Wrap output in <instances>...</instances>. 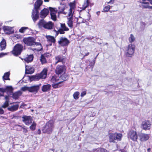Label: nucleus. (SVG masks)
<instances>
[{
  "label": "nucleus",
  "instance_id": "f257e3e1",
  "mask_svg": "<svg viewBox=\"0 0 152 152\" xmlns=\"http://www.w3.org/2000/svg\"><path fill=\"white\" fill-rule=\"evenodd\" d=\"M42 3V1L37 0L35 3L34 9L33 10L32 18L34 22H35L39 18L38 9Z\"/></svg>",
  "mask_w": 152,
  "mask_h": 152
},
{
  "label": "nucleus",
  "instance_id": "f03ea898",
  "mask_svg": "<svg viewBox=\"0 0 152 152\" xmlns=\"http://www.w3.org/2000/svg\"><path fill=\"white\" fill-rule=\"evenodd\" d=\"M38 26L40 28L42 27L45 29L51 30L53 28L54 24L51 21L46 22L44 20H41L38 23Z\"/></svg>",
  "mask_w": 152,
  "mask_h": 152
},
{
  "label": "nucleus",
  "instance_id": "7ed1b4c3",
  "mask_svg": "<svg viewBox=\"0 0 152 152\" xmlns=\"http://www.w3.org/2000/svg\"><path fill=\"white\" fill-rule=\"evenodd\" d=\"M54 122L53 120H50L47 123L44 129H43V132L48 134L52 133L54 128Z\"/></svg>",
  "mask_w": 152,
  "mask_h": 152
},
{
  "label": "nucleus",
  "instance_id": "20e7f679",
  "mask_svg": "<svg viewBox=\"0 0 152 152\" xmlns=\"http://www.w3.org/2000/svg\"><path fill=\"white\" fill-rule=\"evenodd\" d=\"M135 49L134 45L131 43L129 44L126 47L125 54L128 57H131L134 54Z\"/></svg>",
  "mask_w": 152,
  "mask_h": 152
},
{
  "label": "nucleus",
  "instance_id": "39448f33",
  "mask_svg": "<svg viewBox=\"0 0 152 152\" xmlns=\"http://www.w3.org/2000/svg\"><path fill=\"white\" fill-rule=\"evenodd\" d=\"M23 47L20 44L16 45L12 51V52L15 56H18L20 55L23 50Z\"/></svg>",
  "mask_w": 152,
  "mask_h": 152
},
{
  "label": "nucleus",
  "instance_id": "423d86ee",
  "mask_svg": "<svg viewBox=\"0 0 152 152\" xmlns=\"http://www.w3.org/2000/svg\"><path fill=\"white\" fill-rule=\"evenodd\" d=\"M35 41V39L33 37H28L23 39V42L28 46L34 45L36 43Z\"/></svg>",
  "mask_w": 152,
  "mask_h": 152
},
{
  "label": "nucleus",
  "instance_id": "0eeeda50",
  "mask_svg": "<svg viewBox=\"0 0 152 152\" xmlns=\"http://www.w3.org/2000/svg\"><path fill=\"white\" fill-rule=\"evenodd\" d=\"M152 123L149 120L143 121L141 125V128L145 130H149L151 128Z\"/></svg>",
  "mask_w": 152,
  "mask_h": 152
},
{
  "label": "nucleus",
  "instance_id": "6e6552de",
  "mask_svg": "<svg viewBox=\"0 0 152 152\" xmlns=\"http://www.w3.org/2000/svg\"><path fill=\"white\" fill-rule=\"evenodd\" d=\"M13 90L12 86H6L5 88H0V92L1 93L0 94V96H3L4 92H6L7 93L11 94L12 93Z\"/></svg>",
  "mask_w": 152,
  "mask_h": 152
},
{
  "label": "nucleus",
  "instance_id": "1a4fd4ad",
  "mask_svg": "<svg viewBox=\"0 0 152 152\" xmlns=\"http://www.w3.org/2000/svg\"><path fill=\"white\" fill-rule=\"evenodd\" d=\"M128 137L133 141H136L137 138L136 132L132 130H130L128 133Z\"/></svg>",
  "mask_w": 152,
  "mask_h": 152
},
{
  "label": "nucleus",
  "instance_id": "9d476101",
  "mask_svg": "<svg viewBox=\"0 0 152 152\" xmlns=\"http://www.w3.org/2000/svg\"><path fill=\"white\" fill-rule=\"evenodd\" d=\"M39 86H31V87L29 88L26 86H24L22 88L21 90L23 91L27 90L31 92H37L39 89Z\"/></svg>",
  "mask_w": 152,
  "mask_h": 152
},
{
  "label": "nucleus",
  "instance_id": "9b49d317",
  "mask_svg": "<svg viewBox=\"0 0 152 152\" xmlns=\"http://www.w3.org/2000/svg\"><path fill=\"white\" fill-rule=\"evenodd\" d=\"M59 78L58 76L56 75L52 77L51 79V81L53 83L52 85V86L58 85L62 83L63 82L62 81L58 82Z\"/></svg>",
  "mask_w": 152,
  "mask_h": 152
},
{
  "label": "nucleus",
  "instance_id": "f8f14e48",
  "mask_svg": "<svg viewBox=\"0 0 152 152\" xmlns=\"http://www.w3.org/2000/svg\"><path fill=\"white\" fill-rule=\"evenodd\" d=\"M65 69L64 66L62 65H58L56 67L55 72L57 75L62 74L65 72Z\"/></svg>",
  "mask_w": 152,
  "mask_h": 152
},
{
  "label": "nucleus",
  "instance_id": "ddd939ff",
  "mask_svg": "<svg viewBox=\"0 0 152 152\" xmlns=\"http://www.w3.org/2000/svg\"><path fill=\"white\" fill-rule=\"evenodd\" d=\"M49 9L50 11V15L51 19L54 21H56V14L57 10V9L51 7H49Z\"/></svg>",
  "mask_w": 152,
  "mask_h": 152
},
{
  "label": "nucleus",
  "instance_id": "4468645a",
  "mask_svg": "<svg viewBox=\"0 0 152 152\" xmlns=\"http://www.w3.org/2000/svg\"><path fill=\"white\" fill-rule=\"evenodd\" d=\"M22 121L27 125H28L32 123V119L30 116L24 115L22 117Z\"/></svg>",
  "mask_w": 152,
  "mask_h": 152
},
{
  "label": "nucleus",
  "instance_id": "2eb2a0df",
  "mask_svg": "<svg viewBox=\"0 0 152 152\" xmlns=\"http://www.w3.org/2000/svg\"><path fill=\"white\" fill-rule=\"evenodd\" d=\"M58 43L61 46L67 45L69 43V40L65 37H61L58 41Z\"/></svg>",
  "mask_w": 152,
  "mask_h": 152
},
{
  "label": "nucleus",
  "instance_id": "dca6fc26",
  "mask_svg": "<svg viewBox=\"0 0 152 152\" xmlns=\"http://www.w3.org/2000/svg\"><path fill=\"white\" fill-rule=\"evenodd\" d=\"M48 71V68H45L43 69L40 74H37L39 79L45 78L47 76Z\"/></svg>",
  "mask_w": 152,
  "mask_h": 152
},
{
  "label": "nucleus",
  "instance_id": "f3484780",
  "mask_svg": "<svg viewBox=\"0 0 152 152\" xmlns=\"http://www.w3.org/2000/svg\"><path fill=\"white\" fill-rule=\"evenodd\" d=\"M140 140L142 142H144L147 140L149 138V134L141 133L139 134Z\"/></svg>",
  "mask_w": 152,
  "mask_h": 152
},
{
  "label": "nucleus",
  "instance_id": "a211bd4d",
  "mask_svg": "<svg viewBox=\"0 0 152 152\" xmlns=\"http://www.w3.org/2000/svg\"><path fill=\"white\" fill-rule=\"evenodd\" d=\"M13 27L4 26L3 28L4 32L7 34H10L14 33V31L12 30Z\"/></svg>",
  "mask_w": 152,
  "mask_h": 152
},
{
  "label": "nucleus",
  "instance_id": "6ab92c4d",
  "mask_svg": "<svg viewBox=\"0 0 152 152\" xmlns=\"http://www.w3.org/2000/svg\"><path fill=\"white\" fill-rule=\"evenodd\" d=\"M34 68L31 66H28L26 67L25 73L26 74H31L34 72Z\"/></svg>",
  "mask_w": 152,
  "mask_h": 152
},
{
  "label": "nucleus",
  "instance_id": "aec40b11",
  "mask_svg": "<svg viewBox=\"0 0 152 152\" xmlns=\"http://www.w3.org/2000/svg\"><path fill=\"white\" fill-rule=\"evenodd\" d=\"M19 107V105L18 104H16L13 105L11 106H9L7 108V110L11 112H13L17 110Z\"/></svg>",
  "mask_w": 152,
  "mask_h": 152
},
{
  "label": "nucleus",
  "instance_id": "412c9836",
  "mask_svg": "<svg viewBox=\"0 0 152 152\" xmlns=\"http://www.w3.org/2000/svg\"><path fill=\"white\" fill-rule=\"evenodd\" d=\"M49 10L47 9H44L42 10L40 13V17L42 18H45L48 15Z\"/></svg>",
  "mask_w": 152,
  "mask_h": 152
},
{
  "label": "nucleus",
  "instance_id": "4be33fe9",
  "mask_svg": "<svg viewBox=\"0 0 152 152\" xmlns=\"http://www.w3.org/2000/svg\"><path fill=\"white\" fill-rule=\"evenodd\" d=\"M115 134L114 133L109 134V141L110 142H115Z\"/></svg>",
  "mask_w": 152,
  "mask_h": 152
},
{
  "label": "nucleus",
  "instance_id": "5701e85b",
  "mask_svg": "<svg viewBox=\"0 0 152 152\" xmlns=\"http://www.w3.org/2000/svg\"><path fill=\"white\" fill-rule=\"evenodd\" d=\"M46 37L47 38V41L50 43H55L56 42V39L53 36L50 35L46 36Z\"/></svg>",
  "mask_w": 152,
  "mask_h": 152
},
{
  "label": "nucleus",
  "instance_id": "b1692460",
  "mask_svg": "<svg viewBox=\"0 0 152 152\" xmlns=\"http://www.w3.org/2000/svg\"><path fill=\"white\" fill-rule=\"evenodd\" d=\"M34 46L36 48L34 49V50H37L38 51H39L42 50L41 44L39 43L36 42Z\"/></svg>",
  "mask_w": 152,
  "mask_h": 152
},
{
  "label": "nucleus",
  "instance_id": "393cba45",
  "mask_svg": "<svg viewBox=\"0 0 152 152\" xmlns=\"http://www.w3.org/2000/svg\"><path fill=\"white\" fill-rule=\"evenodd\" d=\"M6 43L5 39H3L1 42H0V46L1 50H4L6 48Z\"/></svg>",
  "mask_w": 152,
  "mask_h": 152
},
{
  "label": "nucleus",
  "instance_id": "a878e982",
  "mask_svg": "<svg viewBox=\"0 0 152 152\" xmlns=\"http://www.w3.org/2000/svg\"><path fill=\"white\" fill-rule=\"evenodd\" d=\"M22 94V92L19 91L16 92H15L13 94L12 97L13 99H18L19 96H20Z\"/></svg>",
  "mask_w": 152,
  "mask_h": 152
},
{
  "label": "nucleus",
  "instance_id": "bb28decb",
  "mask_svg": "<svg viewBox=\"0 0 152 152\" xmlns=\"http://www.w3.org/2000/svg\"><path fill=\"white\" fill-rule=\"evenodd\" d=\"M48 56H49V55H47V54H44L43 55H41V58L40 60L42 64H44L46 62V60L45 58V57H46Z\"/></svg>",
  "mask_w": 152,
  "mask_h": 152
},
{
  "label": "nucleus",
  "instance_id": "cd10ccee",
  "mask_svg": "<svg viewBox=\"0 0 152 152\" xmlns=\"http://www.w3.org/2000/svg\"><path fill=\"white\" fill-rule=\"evenodd\" d=\"M67 19L68 21L67 22V24L68 26L71 28H72L73 26V18L71 17H69L67 18Z\"/></svg>",
  "mask_w": 152,
  "mask_h": 152
},
{
  "label": "nucleus",
  "instance_id": "c85d7f7f",
  "mask_svg": "<svg viewBox=\"0 0 152 152\" xmlns=\"http://www.w3.org/2000/svg\"><path fill=\"white\" fill-rule=\"evenodd\" d=\"M33 56L32 55H30L24 58V61L27 63L31 62L33 59Z\"/></svg>",
  "mask_w": 152,
  "mask_h": 152
},
{
  "label": "nucleus",
  "instance_id": "c756f323",
  "mask_svg": "<svg viewBox=\"0 0 152 152\" xmlns=\"http://www.w3.org/2000/svg\"><path fill=\"white\" fill-rule=\"evenodd\" d=\"M10 75V73L9 72H5L4 73V75L2 77V78L4 80H10V78L9 76Z\"/></svg>",
  "mask_w": 152,
  "mask_h": 152
},
{
  "label": "nucleus",
  "instance_id": "7c9ffc66",
  "mask_svg": "<svg viewBox=\"0 0 152 152\" xmlns=\"http://www.w3.org/2000/svg\"><path fill=\"white\" fill-rule=\"evenodd\" d=\"M28 77L30 81L37 80L39 79L37 74L36 75L29 76Z\"/></svg>",
  "mask_w": 152,
  "mask_h": 152
},
{
  "label": "nucleus",
  "instance_id": "2f4dec72",
  "mask_svg": "<svg viewBox=\"0 0 152 152\" xmlns=\"http://www.w3.org/2000/svg\"><path fill=\"white\" fill-rule=\"evenodd\" d=\"M55 58L56 61V64H57L59 62H62L64 59L63 56H57Z\"/></svg>",
  "mask_w": 152,
  "mask_h": 152
},
{
  "label": "nucleus",
  "instance_id": "473e14b6",
  "mask_svg": "<svg viewBox=\"0 0 152 152\" xmlns=\"http://www.w3.org/2000/svg\"><path fill=\"white\" fill-rule=\"evenodd\" d=\"M115 140L117 141H120L121 140V139L122 137V134L115 132Z\"/></svg>",
  "mask_w": 152,
  "mask_h": 152
},
{
  "label": "nucleus",
  "instance_id": "72a5a7b5",
  "mask_svg": "<svg viewBox=\"0 0 152 152\" xmlns=\"http://www.w3.org/2000/svg\"><path fill=\"white\" fill-rule=\"evenodd\" d=\"M142 1H143V2H142V3L143 4L142 5V7H143L145 8H148V9H152V6H149L148 4L149 3L150 4L149 1H146V2H149L148 3H144V1L142 0Z\"/></svg>",
  "mask_w": 152,
  "mask_h": 152
},
{
  "label": "nucleus",
  "instance_id": "f704fd0d",
  "mask_svg": "<svg viewBox=\"0 0 152 152\" xmlns=\"http://www.w3.org/2000/svg\"><path fill=\"white\" fill-rule=\"evenodd\" d=\"M16 126L18 127L17 128L19 129L20 130H21L22 129H23V132L24 134H25L27 133L28 131L27 129L24 127H22L20 125H17Z\"/></svg>",
  "mask_w": 152,
  "mask_h": 152
},
{
  "label": "nucleus",
  "instance_id": "c9c22d12",
  "mask_svg": "<svg viewBox=\"0 0 152 152\" xmlns=\"http://www.w3.org/2000/svg\"><path fill=\"white\" fill-rule=\"evenodd\" d=\"M64 31L63 29H60L58 30V31H56L55 30H54L53 31L55 33V36L56 37L59 33L61 34H64Z\"/></svg>",
  "mask_w": 152,
  "mask_h": 152
},
{
  "label": "nucleus",
  "instance_id": "e433bc0d",
  "mask_svg": "<svg viewBox=\"0 0 152 152\" xmlns=\"http://www.w3.org/2000/svg\"><path fill=\"white\" fill-rule=\"evenodd\" d=\"M68 78V75L64 74H63L59 78L62 80L64 81L66 80Z\"/></svg>",
  "mask_w": 152,
  "mask_h": 152
},
{
  "label": "nucleus",
  "instance_id": "4c0bfd02",
  "mask_svg": "<svg viewBox=\"0 0 152 152\" xmlns=\"http://www.w3.org/2000/svg\"><path fill=\"white\" fill-rule=\"evenodd\" d=\"M135 40V38L134 35L131 34L130 35V36L129 38V42L132 43Z\"/></svg>",
  "mask_w": 152,
  "mask_h": 152
},
{
  "label": "nucleus",
  "instance_id": "58836bf2",
  "mask_svg": "<svg viewBox=\"0 0 152 152\" xmlns=\"http://www.w3.org/2000/svg\"><path fill=\"white\" fill-rule=\"evenodd\" d=\"M61 26L62 29H63L65 31H68L69 30V29L66 27L64 23H61Z\"/></svg>",
  "mask_w": 152,
  "mask_h": 152
},
{
  "label": "nucleus",
  "instance_id": "ea45409f",
  "mask_svg": "<svg viewBox=\"0 0 152 152\" xmlns=\"http://www.w3.org/2000/svg\"><path fill=\"white\" fill-rule=\"evenodd\" d=\"M50 86H42V90L44 92L48 91L50 89Z\"/></svg>",
  "mask_w": 152,
  "mask_h": 152
},
{
  "label": "nucleus",
  "instance_id": "a19ab883",
  "mask_svg": "<svg viewBox=\"0 0 152 152\" xmlns=\"http://www.w3.org/2000/svg\"><path fill=\"white\" fill-rule=\"evenodd\" d=\"M89 0H86V1H85L83 5V8L84 9H85L89 5Z\"/></svg>",
  "mask_w": 152,
  "mask_h": 152
},
{
  "label": "nucleus",
  "instance_id": "79ce46f5",
  "mask_svg": "<svg viewBox=\"0 0 152 152\" xmlns=\"http://www.w3.org/2000/svg\"><path fill=\"white\" fill-rule=\"evenodd\" d=\"M28 28V27H23L19 30V32L20 33H23L24 31Z\"/></svg>",
  "mask_w": 152,
  "mask_h": 152
},
{
  "label": "nucleus",
  "instance_id": "37998d69",
  "mask_svg": "<svg viewBox=\"0 0 152 152\" xmlns=\"http://www.w3.org/2000/svg\"><path fill=\"white\" fill-rule=\"evenodd\" d=\"M73 10L69 9L68 14V16L69 17L72 18L74 12Z\"/></svg>",
  "mask_w": 152,
  "mask_h": 152
},
{
  "label": "nucleus",
  "instance_id": "c03bdc74",
  "mask_svg": "<svg viewBox=\"0 0 152 152\" xmlns=\"http://www.w3.org/2000/svg\"><path fill=\"white\" fill-rule=\"evenodd\" d=\"M9 102H7V101H5V102L2 105L1 107L4 108H5L9 106Z\"/></svg>",
  "mask_w": 152,
  "mask_h": 152
},
{
  "label": "nucleus",
  "instance_id": "a18cd8bd",
  "mask_svg": "<svg viewBox=\"0 0 152 152\" xmlns=\"http://www.w3.org/2000/svg\"><path fill=\"white\" fill-rule=\"evenodd\" d=\"M79 93L78 92H76L73 94V97L75 99H78V95H79Z\"/></svg>",
  "mask_w": 152,
  "mask_h": 152
},
{
  "label": "nucleus",
  "instance_id": "49530a36",
  "mask_svg": "<svg viewBox=\"0 0 152 152\" xmlns=\"http://www.w3.org/2000/svg\"><path fill=\"white\" fill-rule=\"evenodd\" d=\"M36 124L34 122L30 127V129L32 130H35L36 128Z\"/></svg>",
  "mask_w": 152,
  "mask_h": 152
},
{
  "label": "nucleus",
  "instance_id": "de8ad7c7",
  "mask_svg": "<svg viewBox=\"0 0 152 152\" xmlns=\"http://www.w3.org/2000/svg\"><path fill=\"white\" fill-rule=\"evenodd\" d=\"M70 9L74 10L75 7V4L74 2L70 3L69 4Z\"/></svg>",
  "mask_w": 152,
  "mask_h": 152
},
{
  "label": "nucleus",
  "instance_id": "09e8293b",
  "mask_svg": "<svg viewBox=\"0 0 152 152\" xmlns=\"http://www.w3.org/2000/svg\"><path fill=\"white\" fill-rule=\"evenodd\" d=\"M112 6L110 5H108L105 7L103 9L104 12H108L109 10L111 8Z\"/></svg>",
  "mask_w": 152,
  "mask_h": 152
},
{
  "label": "nucleus",
  "instance_id": "8fccbe9b",
  "mask_svg": "<svg viewBox=\"0 0 152 152\" xmlns=\"http://www.w3.org/2000/svg\"><path fill=\"white\" fill-rule=\"evenodd\" d=\"M12 89H13V88H12ZM12 90H13V89ZM12 91H13V90H12V93H11L10 94H8L7 93H6V92H5L8 95H6L5 97V99L6 100V101H7V102H9V96H8V95L9 94H11L12 93ZM5 92H4V93H5Z\"/></svg>",
  "mask_w": 152,
  "mask_h": 152
},
{
  "label": "nucleus",
  "instance_id": "3c124183",
  "mask_svg": "<svg viewBox=\"0 0 152 152\" xmlns=\"http://www.w3.org/2000/svg\"><path fill=\"white\" fill-rule=\"evenodd\" d=\"M86 93V92L85 90H83L82 91V92L81 94V97L83 96L84 95H85Z\"/></svg>",
  "mask_w": 152,
  "mask_h": 152
},
{
  "label": "nucleus",
  "instance_id": "603ef678",
  "mask_svg": "<svg viewBox=\"0 0 152 152\" xmlns=\"http://www.w3.org/2000/svg\"><path fill=\"white\" fill-rule=\"evenodd\" d=\"M144 2V3H148L149 2H146V1H149L150 3V4H152V0H143Z\"/></svg>",
  "mask_w": 152,
  "mask_h": 152
},
{
  "label": "nucleus",
  "instance_id": "864d4df0",
  "mask_svg": "<svg viewBox=\"0 0 152 152\" xmlns=\"http://www.w3.org/2000/svg\"><path fill=\"white\" fill-rule=\"evenodd\" d=\"M99 152H108L104 148H101L100 149Z\"/></svg>",
  "mask_w": 152,
  "mask_h": 152
},
{
  "label": "nucleus",
  "instance_id": "5fc2aeb1",
  "mask_svg": "<svg viewBox=\"0 0 152 152\" xmlns=\"http://www.w3.org/2000/svg\"><path fill=\"white\" fill-rule=\"evenodd\" d=\"M4 113V110L1 107H0V114L2 115Z\"/></svg>",
  "mask_w": 152,
  "mask_h": 152
},
{
  "label": "nucleus",
  "instance_id": "6e6d98bb",
  "mask_svg": "<svg viewBox=\"0 0 152 152\" xmlns=\"http://www.w3.org/2000/svg\"><path fill=\"white\" fill-rule=\"evenodd\" d=\"M7 54L6 53H2L0 54V57H1Z\"/></svg>",
  "mask_w": 152,
  "mask_h": 152
},
{
  "label": "nucleus",
  "instance_id": "4d7b16f0",
  "mask_svg": "<svg viewBox=\"0 0 152 152\" xmlns=\"http://www.w3.org/2000/svg\"><path fill=\"white\" fill-rule=\"evenodd\" d=\"M93 38V37H87L86 39L88 40H91Z\"/></svg>",
  "mask_w": 152,
  "mask_h": 152
},
{
  "label": "nucleus",
  "instance_id": "13d9d810",
  "mask_svg": "<svg viewBox=\"0 0 152 152\" xmlns=\"http://www.w3.org/2000/svg\"><path fill=\"white\" fill-rule=\"evenodd\" d=\"M94 61H93V62H91L90 63V65L91 66H93L94 65Z\"/></svg>",
  "mask_w": 152,
  "mask_h": 152
},
{
  "label": "nucleus",
  "instance_id": "bf43d9fd",
  "mask_svg": "<svg viewBox=\"0 0 152 152\" xmlns=\"http://www.w3.org/2000/svg\"><path fill=\"white\" fill-rule=\"evenodd\" d=\"M37 133L39 134H41V131L40 129H38L37 132Z\"/></svg>",
  "mask_w": 152,
  "mask_h": 152
},
{
  "label": "nucleus",
  "instance_id": "052dcab7",
  "mask_svg": "<svg viewBox=\"0 0 152 152\" xmlns=\"http://www.w3.org/2000/svg\"><path fill=\"white\" fill-rule=\"evenodd\" d=\"M121 152H127V151L124 149H122L121 150Z\"/></svg>",
  "mask_w": 152,
  "mask_h": 152
},
{
  "label": "nucleus",
  "instance_id": "680f3d73",
  "mask_svg": "<svg viewBox=\"0 0 152 152\" xmlns=\"http://www.w3.org/2000/svg\"><path fill=\"white\" fill-rule=\"evenodd\" d=\"M111 2L112 4H113L114 2V0H110V1L108 3Z\"/></svg>",
  "mask_w": 152,
  "mask_h": 152
},
{
  "label": "nucleus",
  "instance_id": "e2e57ef3",
  "mask_svg": "<svg viewBox=\"0 0 152 152\" xmlns=\"http://www.w3.org/2000/svg\"><path fill=\"white\" fill-rule=\"evenodd\" d=\"M151 151V149L150 148H148L147 149V151L148 152H150Z\"/></svg>",
  "mask_w": 152,
  "mask_h": 152
},
{
  "label": "nucleus",
  "instance_id": "0e129e2a",
  "mask_svg": "<svg viewBox=\"0 0 152 152\" xmlns=\"http://www.w3.org/2000/svg\"><path fill=\"white\" fill-rule=\"evenodd\" d=\"M109 94H111V96H113V93H112V92H111V91H110V92H109Z\"/></svg>",
  "mask_w": 152,
  "mask_h": 152
},
{
  "label": "nucleus",
  "instance_id": "69168bd1",
  "mask_svg": "<svg viewBox=\"0 0 152 152\" xmlns=\"http://www.w3.org/2000/svg\"><path fill=\"white\" fill-rule=\"evenodd\" d=\"M89 54V53H87L86 54V55L84 56H87Z\"/></svg>",
  "mask_w": 152,
  "mask_h": 152
},
{
  "label": "nucleus",
  "instance_id": "338daca9",
  "mask_svg": "<svg viewBox=\"0 0 152 152\" xmlns=\"http://www.w3.org/2000/svg\"><path fill=\"white\" fill-rule=\"evenodd\" d=\"M44 1L45 2H48L49 0H44Z\"/></svg>",
  "mask_w": 152,
  "mask_h": 152
},
{
  "label": "nucleus",
  "instance_id": "774afa93",
  "mask_svg": "<svg viewBox=\"0 0 152 152\" xmlns=\"http://www.w3.org/2000/svg\"><path fill=\"white\" fill-rule=\"evenodd\" d=\"M54 88H58V86H53Z\"/></svg>",
  "mask_w": 152,
  "mask_h": 152
}]
</instances>
